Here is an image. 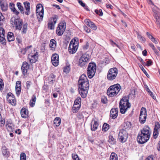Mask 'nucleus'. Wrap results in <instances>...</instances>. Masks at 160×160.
I'll return each mask as SVG.
<instances>
[{"instance_id":"obj_19","label":"nucleus","mask_w":160,"mask_h":160,"mask_svg":"<svg viewBox=\"0 0 160 160\" xmlns=\"http://www.w3.org/2000/svg\"><path fill=\"white\" fill-rule=\"evenodd\" d=\"M24 4L25 6L26 10V11L25 12V13L26 15H28L30 13V3L27 1L25 2H24Z\"/></svg>"},{"instance_id":"obj_29","label":"nucleus","mask_w":160,"mask_h":160,"mask_svg":"<svg viewBox=\"0 0 160 160\" xmlns=\"http://www.w3.org/2000/svg\"><path fill=\"white\" fill-rule=\"evenodd\" d=\"M110 160H118L117 155L115 152H112L110 155Z\"/></svg>"},{"instance_id":"obj_1","label":"nucleus","mask_w":160,"mask_h":160,"mask_svg":"<svg viewBox=\"0 0 160 160\" xmlns=\"http://www.w3.org/2000/svg\"><path fill=\"white\" fill-rule=\"evenodd\" d=\"M78 88L79 92L83 98L87 96L89 88V81L84 74H82L79 78L78 81Z\"/></svg>"},{"instance_id":"obj_10","label":"nucleus","mask_w":160,"mask_h":160,"mask_svg":"<svg viewBox=\"0 0 160 160\" xmlns=\"http://www.w3.org/2000/svg\"><path fill=\"white\" fill-rule=\"evenodd\" d=\"M81 99L80 97H78L74 101L72 110L73 113L77 112L81 107Z\"/></svg>"},{"instance_id":"obj_57","label":"nucleus","mask_w":160,"mask_h":160,"mask_svg":"<svg viewBox=\"0 0 160 160\" xmlns=\"http://www.w3.org/2000/svg\"><path fill=\"white\" fill-rule=\"evenodd\" d=\"M88 69L87 72L88 76L89 78H90V63H89L88 64Z\"/></svg>"},{"instance_id":"obj_7","label":"nucleus","mask_w":160,"mask_h":160,"mask_svg":"<svg viewBox=\"0 0 160 160\" xmlns=\"http://www.w3.org/2000/svg\"><path fill=\"white\" fill-rule=\"evenodd\" d=\"M90 58L88 52H86L80 58L79 60L78 65L81 67H83L88 61Z\"/></svg>"},{"instance_id":"obj_17","label":"nucleus","mask_w":160,"mask_h":160,"mask_svg":"<svg viewBox=\"0 0 160 160\" xmlns=\"http://www.w3.org/2000/svg\"><path fill=\"white\" fill-rule=\"evenodd\" d=\"M154 17L155 19L156 24L158 27L160 28V13L159 12H155Z\"/></svg>"},{"instance_id":"obj_43","label":"nucleus","mask_w":160,"mask_h":160,"mask_svg":"<svg viewBox=\"0 0 160 160\" xmlns=\"http://www.w3.org/2000/svg\"><path fill=\"white\" fill-rule=\"evenodd\" d=\"M139 67L142 70V71H143V73L146 75L147 77L148 78H149V75L148 74L147 72L145 70V69H144V68L142 67V65H140L139 66Z\"/></svg>"},{"instance_id":"obj_50","label":"nucleus","mask_w":160,"mask_h":160,"mask_svg":"<svg viewBox=\"0 0 160 160\" xmlns=\"http://www.w3.org/2000/svg\"><path fill=\"white\" fill-rule=\"evenodd\" d=\"M72 157L73 160H80L77 154H72Z\"/></svg>"},{"instance_id":"obj_63","label":"nucleus","mask_w":160,"mask_h":160,"mask_svg":"<svg viewBox=\"0 0 160 160\" xmlns=\"http://www.w3.org/2000/svg\"><path fill=\"white\" fill-rule=\"evenodd\" d=\"M27 50H26V49H25V48H22L21 49L20 52L22 53L23 55H24L26 53V52H27Z\"/></svg>"},{"instance_id":"obj_53","label":"nucleus","mask_w":160,"mask_h":160,"mask_svg":"<svg viewBox=\"0 0 160 160\" xmlns=\"http://www.w3.org/2000/svg\"><path fill=\"white\" fill-rule=\"evenodd\" d=\"M84 29L85 31L87 33H88L90 32V29L89 28L86 26H83Z\"/></svg>"},{"instance_id":"obj_21","label":"nucleus","mask_w":160,"mask_h":160,"mask_svg":"<svg viewBox=\"0 0 160 160\" xmlns=\"http://www.w3.org/2000/svg\"><path fill=\"white\" fill-rule=\"evenodd\" d=\"M21 114L22 118H26L28 116V111L25 108H22L21 110Z\"/></svg>"},{"instance_id":"obj_46","label":"nucleus","mask_w":160,"mask_h":160,"mask_svg":"<svg viewBox=\"0 0 160 160\" xmlns=\"http://www.w3.org/2000/svg\"><path fill=\"white\" fill-rule=\"evenodd\" d=\"M20 160H26V156L24 153L22 152L20 156Z\"/></svg>"},{"instance_id":"obj_37","label":"nucleus","mask_w":160,"mask_h":160,"mask_svg":"<svg viewBox=\"0 0 160 160\" xmlns=\"http://www.w3.org/2000/svg\"><path fill=\"white\" fill-rule=\"evenodd\" d=\"M6 40L5 38V36H0V42L3 45H5Z\"/></svg>"},{"instance_id":"obj_44","label":"nucleus","mask_w":160,"mask_h":160,"mask_svg":"<svg viewBox=\"0 0 160 160\" xmlns=\"http://www.w3.org/2000/svg\"><path fill=\"white\" fill-rule=\"evenodd\" d=\"M91 28L94 30H96L97 29V26L92 22H91Z\"/></svg>"},{"instance_id":"obj_40","label":"nucleus","mask_w":160,"mask_h":160,"mask_svg":"<svg viewBox=\"0 0 160 160\" xmlns=\"http://www.w3.org/2000/svg\"><path fill=\"white\" fill-rule=\"evenodd\" d=\"M147 114V111L145 108L142 107L141 109L140 114Z\"/></svg>"},{"instance_id":"obj_18","label":"nucleus","mask_w":160,"mask_h":160,"mask_svg":"<svg viewBox=\"0 0 160 160\" xmlns=\"http://www.w3.org/2000/svg\"><path fill=\"white\" fill-rule=\"evenodd\" d=\"M38 55V52H36L34 53L33 55H30L28 57V59L31 63H33L35 62L38 59V57L37 56Z\"/></svg>"},{"instance_id":"obj_56","label":"nucleus","mask_w":160,"mask_h":160,"mask_svg":"<svg viewBox=\"0 0 160 160\" xmlns=\"http://www.w3.org/2000/svg\"><path fill=\"white\" fill-rule=\"evenodd\" d=\"M137 58L138 60L142 63V64L143 66H144V64H146V63L144 62L142 58L139 57H138Z\"/></svg>"},{"instance_id":"obj_51","label":"nucleus","mask_w":160,"mask_h":160,"mask_svg":"<svg viewBox=\"0 0 160 160\" xmlns=\"http://www.w3.org/2000/svg\"><path fill=\"white\" fill-rule=\"evenodd\" d=\"M9 102L12 105L15 106L16 104V100L15 98L11 99V101H9Z\"/></svg>"},{"instance_id":"obj_36","label":"nucleus","mask_w":160,"mask_h":160,"mask_svg":"<svg viewBox=\"0 0 160 160\" xmlns=\"http://www.w3.org/2000/svg\"><path fill=\"white\" fill-rule=\"evenodd\" d=\"M6 126L7 129L8 130L11 131L12 132L13 131V128H12V125L11 123H8L6 122Z\"/></svg>"},{"instance_id":"obj_42","label":"nucleus","mask_w":160,"mask_h":160,"mask_svg":"<svg viewBox=\"0 0 160 160\" xmlns=\"http://www.w3.org/2000/svg\"><path fill=\"white\" fill-rule=\"evenodd\" d=\"M27 30V24H26L23 25L22 32L23 33H26Z\"/></svg>"},{"instance_id":"obj_27","label":"nucleus","mask_w":160,"mask_h":160,"mask_svg":"<svg viewBox=\"0 0 160 160\" xmlns=\"http://www.w3.org/2000/svg\"><path fill=\"white\" fill-rule=\"evenodd\" d=\"M61 123V120L59 117L56 118L53 121V124L57 127H58Z\"/></svg>"},{"instance_id":"obj_59","label":"nucleus","mask_w":160,"mask_h":160,"mask_svg":"<svg viewBox=\"0 0 160 160\" xmlns=\"http://www.w3.org/2000/svg\"><path fill=\"white\" fill-rule=\"evenodd\" d=\"M4 86L3 82L2 80L0 78V90L2 89Z\"/></svg>"},{"instance_id":"obj_8","label":"nucleus","mask_w":160,"mask_h":160,"mask_svg":"<svg viewBox=\"0 0 160 160\" xmlns=\"http://www.w3.org/2000/svg\"><path fill=\"white\" fill-rule=\"evenodd\" d=\"M66 28V23L64 21L60 22L57 29V33L58 36L62 35L65 32Z\"/></svg>"},{"instance_id":"obj_47","label":"nucleus","mask_w":160,"mask_h":160,"mask_svg":"<svg viewBox=\"0 0 160 160\" xmlns=\"http://www.w3.org/2000/svg\"><path fill=\"white\" fill-rule=\"evenodd\" d=\"M52 62L53 65L55 66H57L59 63V59L55 60H51Z\"/></svg>"},{"instance_id":"obj_15","label":"nucleus","mask_w":160,"mask_h":160,"mask_svg":"<svg viewBox=\"0 0 160 160\" xmlns=\"http://www.w3.org/2000/svg\"><path fill=\"white\" fill-rule=\"evenodd\" d=\"M96 70V64L93 62H91V79L94 76Z\"/></svg>"},{"instance_id":"obj_22","label":"nucleus","mask_w":160,"mask_h":160,"mask_svg":"<svg viewBox=\"0 0 160 160\" xmlns=\"http://www.w3.org/2000/svg\"><path fill=\"white\" fill-rule=\"evenodd\" d=\"M55 75L53 74H51L48 77V83L52 84L55 81L54 78H55Z\"/></svg>"},{"instance_id":"obj_34","label":"nucleus","mask_w":160,"mask_h":160,"mask_svg":"<svg viewBox=\"0 0 160 160\" xmlns=\"http://www.w3.org/2000/svg\"><path fill=\"white\" fill-rule=\"evenodd\" d=\"M2 153L4 156H6L8 155L9 153V152L8 151L7 148L5 147H3L2 149Z\"/></svg>"},{"instance_id":"obj_39","label":"nucleus","mask_w":160,"mask_h":160,"mask_svg":"<svg viewBox=\"0 0 160 160\" xmlns=\"http://www.w3.org/2000/svg\"><path fill=\"white\" fill-rule=\"evenodd\" d=\"M124 125L125 128H129L131 126V124L130 122H127L125 123Z\"/></svg>"},{"instance_id":"obj_2","label":"nucleus","mask_w":160,"mask_h":160,"mask_svg":"<svg viewBox=\"0 0 160 160\" xmlns=\"http://www.w3.org/2000/svg\"><path fill=\"white\" fill-rule=\"evenodd\" d=\"M150 128L148 126H146L140 130L137 136L138 142L140 144H143L147 142L150 138L151 132Z\"/></svg>"},{"instance_id":"obj_52","label":"nucleus","mask_w":160,"mask_h":160,"mask_svg":"<svg viewBox=\"0 0 160 160\" xmlns=\"http://www.w3.org/2000/svg\"><path fill=\"white\" fill-rule=\"evenodd\" d=\"M9 7L12 11H13V10L15 9V4L11 2L9 4Z\"/></svg>"},{"instance_id":"obj_45","label":"nucleus","mask_w":160,"mask_h":160,"mask_svg":"<svg viewBox=\"0 0 160 160\" xmlns=\"http://www.w3.org/2000/svg\"><path fill=\"white\" fill-rule=\"evenodd\" d=\"M101 102L104 104L107 103V98L104 96H102L101 98Z\"/></svg>"},{"instance_id":"obj_12","label":"nucleus","mask_w":160,"mask_h":160,"mask_svg":"<svg viewBox=\"0 0 160 160\" xmlns=\"http://www.w3.org/2000/svg\"><path fill=\"white\" fill-rule=\"evenodd\" d=\"M58 17L56 15L53 16L51 18L52 20L50 22L48 23V27L50 29H53L54 28L55 24L56 23Z\"/></svg>"},{"instance_id":"obj_20","label":"nucleus","mask_w":160,"mask_h":160,"mask_svg":"<svg viewBox=\"0 0 160 160\" xmlns=\"http://www.w3.org/2000/svg\"><path fill=\"white\" fill-rule=\"evenodd\" d=\"M14 24L17 29L20 30L22 27V22L19 21L18 19H15L14 21Z\"/></svg>"},{"instance_id":"obj_61","label":"nucleus","mask_w":160,"mask_h":160,"mask_svg":"<svg viewBox=\"0 0 160 160\" xmlns=\"http://www.w3.org/2000/svg\"><path fill=\"white\" fill-rule=\"evenodd\" d=\"M69 71V67H65L63 70V72L66 73H68Z\"/></svg>"},{"instance_id":"obj_24","label":"nucleus","mask_w":160,"mask_h":160,"mask_svg":"<svg viewBox=\"0 0 160 160\" xmlns=\"http://www.w3.org/2000/svg\"><path fill=\"white\" fill-rule=\"evenodd\" d=\"M109 139L108 140V142L111 145L116 144V141L112 136L110 135L109 136Z\"/></svg>"},{"instance_id":"obj_30","label":"nucleus","mask_w":160,"mask_h":160,"mask_svg":"<svg viewBox=\"0 0 160 160\" xmlns=\"http://www.w3.org/2000/svg\"><path fill=\"white\" fill-rule=\"evenodd\" d=\"M137 37L142 42L144 43L146 41L145 38L138 32H137Z\"/></svg>"},{"instance_id":"obj_41","label":"nucleus","mask_w":160,"mask_h":160,"mask_svg":"<svg viewBox=\"0 0 160 160\" xmlns=\"http://www.w3.org/2000/svg\"><path fill=\"white\" fill-rule=\"evenodd\" d=\"M95 12L100 16H102L103 15V12L101 9H99V10L96 9L95 10Z\"/></svg>"},{"instance_id":"obj_31","label":"nucleus","mask_w":160,"mask_h":160,"mask_svg":"<svg viewBox=\"0 0 160 160\" xmlns=\"http://www.w3.org/2000/svg\"><path fill=\"white\" fill-rule=\"evenodd\" d=\"M14 98L15 97L13 94L11 92L8 93L7 95V98L8 102L11 101V99H12Z\"/></svg>"},{"instance_id":"obj_5","label":"nucleus","mask_w":160,"mask_h":160,"mask_svg":"<svg viewBox=\"0 0 160 160\" xmlns=\"http://www.w3.org/2000/svg\"><path fill=\"white\" fill-rule=\"evenodd\" d=\"M78 44L77 38H74L71 40L68 47V51L70 54H74L76 52L78 48Z\"/></svg>"},{"instance_id":"obj_55","label":"nucleus","mask_w":160,"mask_h":160,"mask_svg":"<svg viewBox=\"0 0 160 160\" xmlns=\"http://www.w3.org/2000/svg\"><path fill=\"white\" fill-rule=\"evenodd\" d=\"M5 30L2 28H0V36L4 35Z\"/></svg>"},{"instance_id":"obj_16","label":"nucleus","mask_w":160,"mask_h":160,"mask_svg":"<svg viewBox=\"0 0 160 160\" xmlns=\"http://www.w3.org/2000/svg\"><path fill=\"white\" fill-rule=\"evenodd\" d=\"M0 6L2 11L3 12L6 11L8 8V3L6 1L0 0Z\"/></svg>"},{"instance_id":"obj_3","label":"nucleus","mask_w":160,"mask_h":160,"mask_svg":"<svg viewBox=\"0 0 160 160\" xmlns=\"http://www.w3.org/2000/svg\"><path fill=\"white\" fill-rule=\"evenodd\" d=\"M129 99L128 97L125 96L120 101V111L122 114H124L128 109L131 107V104L129 102Z\"/></svg>"},{"instance_id":"obj_6","label":"nucleus","mask_w":160,"mask_h":160,"mask_svg":"<svg viewBox=\"0 0 160 160\" xmlns=\"http://www.w3.org/2000/svg\"><path fill=\"white\" fill-rule=\"evenodd\" d=\"M118 74V69L116 68H110L108 71L107 75V79L110 81L114 79Z\"/></svg>"},{"instance_id":"obj_64","label":"nucleus","mask_w":160,"mask_h":160,"mask_svg":"<svg viewBox=\"0 0 160 160\" xmlns=\"http://www.w3.org/2000/svg\"><path fill=\"white\" fill-rule=\"evenodd\" d=\"M36 97L35 95L34 94L33 95L32 97V99L30 100H31L33 102H36Z\"/></svg>"},{"instance_id":"obj_49","label":"nucleus","mask_w":160,"mask_h":160,"mask_svg":"<svg viewBox=\"0 0 160 160\" xmlns=\"http://www.w3.org/2000/svg\"><path fill=\"white\" fill-rule=\"evenodd\" d=\"M89 44L88 42H86L85 45L83 46V49L84 50H87L89 48Z\"/></svg>"},{"instance_id":"obj_54","label":"nucleus","mask_w":160,"mask_h":160,"mask_svg":"<svg viewBox=\"0 0 160 160\" xmlns=\"http://www.w3.org/2000/svg\"><path fill=\"white\" fill-rule=\"evenodd\" d=\"M152 64V62L150 60H148L147 62V63L146 64H144V65H146L148 67Z\"/></svg>"},{"instance_id":"obj_35","label":"nucleus","mask_w":160,"mask_h":160,"mask_svg":"<svg viewBox=\"0 0 160 160\" xmlns=\"http://www.w3.org/2000/svg\"><path fill=\"white\" fill-rule=\"evenodd\" d=\"M109 128V124L104 123L102 126V130L103 131H106L108 130Z\"/></svg>"},{"instance_id":"obj_33","label":"nucleus","mask_w":160,"mask_h":160,"mask_svg":"<svg viewBox=\"0 0 160 160\" xmlns=\"http://www.w3.org/2000/svg\"><path fill=\"white\" fill-rule=\"evenodd\" d=\"M17 6L19 9L21 11V13L24 14L25 12H24L23 7L21 6L20 2H18L17 4Z\"/></svg>"},{"instance_id":"obj_4","label":"nucleus","mask_w":160,"mask_h":160,"mask_svg":"<svg viewBox=\"0 0 160 160\" xmlns=\"http://www.w3.org/2000/svg\"><path fill=\"white\" fill-rule=\"evenodd\" d=\"M120 89V86L119 84L111 86L107 90V94L109 97H113L118 94Z\"/></svg>"},{"instance_id":"obj_62","label":"nucleus","mask_w":160,"mask_h":160,"mask_svg":"<svg viewBox=\"0 0 160 160\" xmlns=\"http://www.w3.org/2000/svg\"><path fill=\"white\" fill-rule=\"evenodd\" d=\"M153 155H150L148 156L145 160H154L153 159Z\"/></svg>"},{"instance_id":"obj_60","label":"nucleus","mask_w":160,"mask_h":160,"mask_svg":"<svg viewBox=\"0 0 160 160\" xmlns=\"http://www.w3.org/2000/svg\"><path fill=\"white\" fill-rule=\"evenodd\" d=\"M21 88H16V94L18 95H19L21 91Z\"/></svg>"},{"instance_id":"obj_9","label":"nucleus","mask_w":160,"mask_h":160,"mask_svg":"<svg viewBox=\"0 0 160 160\" xmlns=\"http://www.w3.org/2000/svg\"><path fill=\"white\" fill-rule=\"evenodd\" d=\"M128 137V134L126 131L124 129L120 130L118 134V138L121 142H125Z\"/></svg>"},{"instance_id":"obj_26","label":"nucleus","mask_w":160,"mask_h":160,"mask_svg":"<svg viewBox=\"0 0 160 160\" xmlns=\"http://www.w3.org/2000/svg\"><path fill=\"white\" fill-rule=\"evenodd\" d=\"M7 39L8 42L13 41L14 40V37L13 34L11 32H8L7 35Z\"/></svg>"},{"instance_id":"obj_13","label":"nucleus","mask_w":160,"mask_h":160,"mask_svg":"<svg viewBox=\"0 0 160 160\" xmlns=\"http://www.w3.org/2000/svg\"><path fill=\"white\" fill-rule=\"evenodd\" d=\"M160 128V125L158 122H156L155 124L154 128V129L153 137L156 139L158 138V130Z\"/></svg>"},{"instance_id":"obj_48","label":"nucleus","mask_w":160,"mask_h":160,"mask_svg":"<svg viewBox=\"0 0 160 160\" xmlns=\"http://www.w3.org/2000/svg\"><path fill=\"white\" fill-rule=\"evenodd\" d=\"M16 88H21V82L20 81H17Z\"/></svg>"},{"instance_id":"obj_23","label":"nucleus","mask_w":160,"mask_h":160,"mask_svg":"<svg viewBox=\"0 0 160 160\" xmlns=\"http://www.w3.org/2000/svg\"><path fill=\"white\" fill-rule=\"evenodd\" d=\"M147 114H140L139 120L141 123H144L146 120Z\"/></svg>"},{"instance_id":"obj_28","label":"nucleus","mask_w":160,"mask_h":160,"mask_svg":"<svg viewBox=\"0 0 160 160\" xmlns=\"http://www.w3.org/2000/svg\"><path fill=\"white\" fill-rule=\"evenodd\" d=\"M44 12H42L40 13H36V15L37 16V18L38 19L39 22H41L43 19V17Z\"/></svg>"},{"instance_id":"obj_11","label":"nucleus","mask_w":160,"mask_h":160,"mask_svg":"<svg viewBox=\"0 0 160 160\" xmlns=\"http://www.w3.org/2000/svg\"><path fill=\"white\" fill-rule=\"evenodd\" d=\"M29 65L27 62L25 61L22 63L21 67V70L22 74L24 76L28 75L27 72L29 69Z\"/></svg>"},{"instance_id":"obj_14","label":"nucleus","mask_w":160,"mask_h":160,"mask_svg":"<svg viewBox=\"0 0 160 160\" xmlns=\"http://www.w3.org/2000/svg\"><path fill=\"white\" fill-rule=\"evenodd\" d=\"M118 108H112L110 112V116L112 119H115L118 116Z\"/></svg>"},{"instance_id":"obj_38","label":"nucleus","mask_w":160,"mask_h":160,"mask_svg":"<svg viewBox=\"0 0 160 160\" xmlns=\"http://www.w3.org/2000/svg\"><path fill=\"white\" fill-rule=\"evenodd\" d=\"M59 59L58 55L56 53L52 54L51 57V60Z\"/></svg>"},{"instance_id":"obj_32","label":"nucleus","mask_w":160,"mask_h":160,"mask_svg":"<svg viewBox=\"0 0 160 160\" xmlns=\"http://www.w3.org/2000/svg\"><path fill=\"white\" fill-rule=\"evenodd\" d=\"M98 126V124L97 121H94V124L93 125V127H91V129L92 131H95L97 129Z\"/></svg>"},{"instance_id":"obj_58","label":"nucleus","mask_w":160,"mask_h":160,"mask_svg":"<svg viewBox=\"0 0 160 160\" xmlns=\"http://www.w3.org/2000/svg\"><path fill=\"white\" fill-rule=\"evenodd\" d=\"M110 42L111 44L113 46V47L117 46V47H118V45L116 43L114 42L112 40H110Z\"/></svg>"},{"instance_id":"obj_25","label":"nucleus","mask_w":160,"mask_h":160,"mask_svg":"<svg viewBox=\"0 0 160 160\" xmlns=\"http://www.w3.org/2000/svg\"><path fill=\"white\" fill-rule=\"evenodd\" d=\"M49 46L52 50H54L56 46V41L54 39H51L50 41Z\"/></svg>"}]
</instances>
